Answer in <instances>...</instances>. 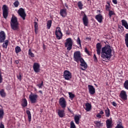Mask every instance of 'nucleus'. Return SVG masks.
Returning a JSON list of instances; mask_svg holds the SVG:
<instances>
[{
    "label": "nucleus",
    "instance_id": "bf43d9fd",
    "mask_svg": "<svg viewBox=\"0 0 128 128\" xmlns=\"http://www.w3.org/2000/svg\"><path fill=\"white\" fill-rule=\"evenodd\" d=\"M64 6L66 8H68V5L66 3L64 4Z\"/></svg>",
    "mask_w": 128,
    "mask_h": 128
},
{
    "label": "nucleus",
    "instance_id": "a878e982",
    "mask_svg": "<svg viewBox=\"0 0 128 128\" xmlns=\"http://www.w3.org/2000/svg\"><path fill=\"white\" fill-rule=\"evenodd\" d=\"M105 114L106 118H110V112L108 108H107L105 110Z\"/></svg>",
    "mask_w": 128,
    "mask_h": 128
},
{
    "label": "nucleus",
    "instance_id": "39448f33",
    "mask_svg": "<svg viewBox=\"0 0 128 128\" xmlns=\"http://www.w3.org/2000/svg\"><path fill=\"white\" fill-rule=\"evenodd\" d=\"M18 14H19L20 18H22L23 20H26V11L24 10V9L22 8H20L18 10Z\"/></svg>",
    "mask_w": 128,
    "mask_h": 128
},
{
    "label": "nucleus",
    "instance_id": "5701e85b",
    "mask_svg": "<svg viewBox=\"0 0 128 128\" xmlns=\"http://www.w3.org/2000/svg\"><path fill=\"white\" fill-rule=\"evenodd\" d=\"M22 106L23 108H26V106H28V100L26 98L22 99Z\"/></svg>",
    "mask_w": 128,
    "mask_h": 128
},
{
    "label": "nucleus",
    "instance_id": "6e6d98bb",
    "mask_svg": "<svg viewBox=\"0 0 128 128\" xmlns=\"http://www.w3.org/2000/svg\"><path fill=\"white\" fill-rule=\"evenodd\" d=\"M0 128H4V124H2V123H0Z\"/></svg>",
    "mask_w": 128,
    "mask_h": 128
},
{
    "label": "nucleus",
    "instance_id": "473e14b6",
    "mask_svg": "<svg viewBox=\"0 0 128 128\" xmlns=\"http://www.w3.org/2000/svg\"><path fill=\"white\" fill-rule=\"evenodd\" d=\"M15 52L16 54H18V52H22V49H20V46H17L15 48Z\"/></svg>",
    "mask_w": 128,
    "mask_h": 128
},
{
    "label": "nucleus",
    "instance_id": "a18cd8bd",
    "mask_svg": "<svg viewBox=\"0 0 128 128\" xmlns=\"http://www.w3.org/2000/svg\"><path fill=\"white\" fill-rule=\"evenodd\" d=\"M76 42L78 44H79L80 47H82V43L80 42V37H78L76 40Z\"/></svg>",
    "mask_w": 128,
    "mask_h": 128
},
{
    "label": "nucleus",
    "instance_id": "b1692460",
    "mask_svg": "<svg viewBox=\"0 0 128 128\" xmlns=\"http://www.w3.org/2000/svg\"><path fill=\"white\" fill-rule=\"evenodd\" d=\"M121 22H122V26H123L125 27V28H126V30H128V22H126V21L124 20H122Z\"/></svg>",
    "mask_w": 128,
    "mask_h": 128
},
{
    "label": "nucleus",
    "instance_id": "f3484780",
    "mask_svg": "<svg viewBox=\"0 0 128 128\" xmlns=\"http://www.w3.org/2000/svg\"><path fill=\"white\" fill-rule=\"evenodd\" d=\"M88 90L90 94L92 95L96 94V89L92 85H88Z\"/></svg>",
    "mask_w": 128,
    "mask_h": 128
},
{
    "label": "nucleus",
    "instance_id": "2f4dec72",
    "mask_svg": "<svg viewBox=\"0 0 128 128\" xmlns=\"http://www.w3.org/2000/svg\"><path fill=\"white\" fill-rule=\"evenodd\" d=\"M4 110L0 109V120H2V118H4Z\"/></svg>",
    "mask_w": 128,
    "mask_h": 128
},
{
    "label": "nucleus",
    "instance_id": "338daca9",
    "mask_svg": "<svg viewBox=\"0 0 128 128\" xmlns=\"http://www.w3.org/2000/svg\"><path fill=\"white\" fill-rule=\"evenodd\" d=\"M66 34H68V33H66Z\"/></svg>",
    "mask_w": 128,
    "mask_h": 128
},
{
    "label": "nucleus",
    "instance_id": "9d476101",
    "mask_svg": "<svg viewBox=\"0 0 128 128\" xmlns=\"http://www.w3.org/2000/svg\"><path fill=\"white\" fill-rule=\"evenodd\" d=\"M59 104L62 108H66V101L64 98L62 97L60 98L59 100Z\"/></svg>",
    "mask_w": 128,
    "mask_h": 128
},
{
    "label": "nucleus",
    "instance_id": "f704fd0d",
    "mask_svg": "<svg viewBox=\"0 0 128 128\" xmlns=\"http://www.w3.org/2000/svg\"><path fill=\"white\" fill-rule=\"evenodd\" d=\"M78 6L80 10H82V6H84V4L82 2V1H80L78 2Z\"/></svg>",
    "mask_w": 128,
    "mask_h": 128
},
{
    "label": "nucleus",
    "instance_id": "0e129e2a",
    "mask_svg": "<svg viewBox=\"0 0 128 128\" xmlns=\"http://www.w3.org/2000/svg\"><path fill=\"white\" fill-rule=\"evenodd\" d=\"M0 56H1V54H0Z\"/></svg>",
    "mask_w": 128,
    "mask_h": 128
},
{
    "label": "nucleus",
    "instance_id": "680f3d73",
    "mask_svg": "<svg viewBox=\"0 0 128 128\" xmlns=\"http://www.w3.org/2000/svg\"><path fill=\"white\" fill-rule=\"evenodd\" d=\"M38 92H40V94H42V90H39L38 91Z\"/></svg>",
    "mask_w": 128,
    "mask_h": 128
},
{
    "label": "nucleus",
    "instance_id": "bb28decb",
    "mask_svg": "<svg viewBox=\"0 0 128 128\" xmlns=\"http://www.w3.org/2000/svg\"><path fill=\"white\" fill-rule=\"evenodd\" d=\"M26 113L27 114L28 116V120L29 122H32V114H30V111L28 110H26Z\"/></svg>",
    "mask_w": 128,
    "mask_h": 128
},
{
    "label": "nucleus",
    "instance_id": "774afa93",
    "mask_svg": "<svg viewBox=\"0 0 128 128\" xmlns=\"http://www.w3.org/2000/svg\"><path fill=\"white\" fill-rule=\"evenodd\" d=\"M122 28H123L122 26Z\"/></svg>",
    "mask_w": 128,
    "mask_h": 128
},
{
    "label": "nucleus",
    "instance_id": "1a4fd4ad",
    "mask_svg": "<svg viewBox=\"0 0 128 128\" xmlns=\"http://www.w3.org/2000/svg\"><path fill=\"white\" fill-rule=\"evenodd\" d=\"M79 62H80V66H82L80 67V70H86V68H88V64H86L84 60V58L80 59Z\"/></svg>",
    "mask_w": 128,
    "mask_h": 128
},
{
    "label": "nucleus",
    "instance_id": "a19ab883",
    "mask_svg": "<svg viewBox=\"0 0 128 128\" xmlns=\"http://www.w3.org/2000/svg\"><path fill=\"white\" fill-rule=\"evenodd\" d=\"M44 86V81L42 80L41 83L36 84V86H38V88H42Z\"/></svg>",
    "mask_w": 128,
    "mask_h": 128
},
{
    "label": "nucleus",
    "instance_id": "4d7b16f0",
    "mask_svg": "<svg viewBox=\"0 0 128 128\" xmlns=\"http://www.w3.org/2000/svg\"><path fill=\"white\" fill-rule=\"evenodd\" d=\"M99 114H104V111H102V110H101Z\"/></svg>",
    "mask_w": 128,
    "mask_h": 128
},
{
    "label": "nucleus",
    "instance_id": "6ab92c4d",
    "mask_svg": "<svg viewBox=\"0 0 128 128\" xmlns=\"http://www.w3.org/2000/svg\"><path fill=\"white\" fill-rule=\"evenodd\" d=\"M67 14L68 12H66V8H63L60 10V16H61L62 18H66Z\"/></svg>",
    "mask_w": 128,
    "mask_h": 128
},
{
    "label": "nucleus",
    "instance_id": "e2e57ef3",
    "mask_svg": "<svg viewBox=\"0 0 128 128\" xmlns=\"http://www.w3.org/2000/svg\"><path fill=\"white\" fill-rule=\"evenodd\" d=\"M68 110H69V112H72V110H70V108H68Z\"/></svg>",
    "mask_w": 128,
    "mask_h": 128
},
{
    "label": "nucleus",
    "instance_id": "13d9d810",
    "mask_svg": "<svg viewBox=\"0 0 128 128\" xmlns=\"http://www.w3.org/2000/svg\"><path fill=\"white\" fill-rule=\"evenodd\" d=\"M15 64H18L20 62L18 60H15Z\"/></svg>",
    "mask_w": 128,
    "mask_h": 128
},
{
    "label": "nucleus",
    "instance_id": "7ed1b4c3",
    "mask_svg": "<svg viewBox=\"0 0 128 128\" xmlns=\"http://www.w3.org/2000/svg\"><path fill=\"white\" fill-rule=\"evenodd\" d=\"M74 42H72V38H68L66 40V42L64 43L65 48H67L66 50L68 51L71 50L72 48V44Z\"/></svg>",
    "mask_w": 128,
    "mask_h": 128
},
{
    "label": "nucleus",
    "instance_id": "4be33fe9",
    "mask_svg": "<svg viewBox=\"0 0 128 128\" xmlns=\"http://www.w3.org/2000/svg\"><path fill=\"white\" fill-rule=\"evenodd\" d=\"M86 108L84 109L86 112H90L92 110V104L88 102H87L85 104Z\"/></svg>",
    "mask_w": 128,
    "mask_h": 128
},
{
    "label": "nucleus",
    "instance_id": "393cba45",
    "mask_svg": "<svg viewBox=\"0 0 128 128\" xmlns=\"http://www.w3.org/2000/svg\"><path fill=\"white\" fill-rule=\"evenodd\" d=\"M52 20H48L47 21L46 26L48 30H50L52 27Z\"/></svg>",
    "mask_w": 128,
    "mask_h": 128
},
{
    "label": "nucleus",
    "instance_id": "f03ea898",
    "mask_svg": "<svg viewBox=\"0 0 128 128\" xmlns=\"http://www.w3.org/2000/svg\"><path fill=\"white\" fill-rule=\"evenodd\" d=\"M10 26L13 30H18L20 27L18 26V18L13 16L11 18Z\"/></svg>",
    "mask_w": 128,
    "mask_h": 128
},
{
    "label": "nucleus",
    "instance_id": "cd10ccee",
    "mask_svg": "<svg viewBox=\"0 0 128 128\" xmlns=\"http://www.w3.org/2000/svg\"><path fill=\"white\" fill-rule=\"evenodd\" d=\"M80 117L78 116H75L74 118V122L76 124H80Z\"/></svg>",
    "mask_w": 128,
    "mask_h": 128
},
{
    "label": "nucleus",
    "instance_id": "3c124183",
    "mask_svg": "<svg viewBox=\"0 0 128 128\" xmlns=\"http://www.w3.org/2000/svg\"><path fill=\"white\" fill-rule=\"evenodd\" d=\"M96 118H102V115L100 113L97 114L96 115Z\"/></svg>",
    "mask_w": 128,
    "mask_h": 128
},
{
    "label": "nucleus",
    "instance_id": "603ef678",
    "mask_svg": "<svg viewBox=\"0 0 128 128\" xmlns=\"http://www.w3.org/2000/svg\"><path fill=\"white\" fill-rule=\"evenodd\" d=\"M106 10H107V11H108V10H110V6H108V5H106Z\"/></svg>",
    "mask_w": 128,
    "mask_h": 128
},
{
    "label": "nucleus",
    "instance_id": "49530a36",
    "mask_svg": "<svg viewBox=\"0 0 128 128\" xmlns=\"http://www.w3.org/2000/svg\"><path fill=\"white\" fill-rule=\"evenodd\" d=\"M93 58H94V62H98V58H96V54H94Z\"/></svg>",
    "mask_w": 128,
    "mask_h": 128
},
{
    "label": "nucleus",
    "instance_id": "7c9ffc66",
    "mask_svg": "<svg viewBox=\"0 0 128 128\" xmlns=\"http://www.w3.org/2000/svg\"><path fill=\"white\" fill-rule=\"evenodd\" d=\"M94 123L97 128H100V126H102V123H101L100 121H95L94 122Z\"/></svg>",
    "mask_w": 128,
    "mask_h": 128
},
{
    "label": "nucleus",
    "instance_id": "aec40b11",
    "mask_svg": "<svg viewBox=\"0 0 128 128\" xmlns=\"http://www.w3.org/2000/svg\"><path fill=\"white\" fill-rule=\"evenodd\" d=\"M95 18L96 20H98V22H100V24L102 22V20L104 18H102V14H98L96 16Z\"/></svg>",
    "mask_w": 128,
    "mask_h": 128
},
{
    "label": "nucleus",
    "instance_id": "69168bd1",
    "mask_svg": "<svg viewBox=\"0 0 128 128\" xmlns=\"http://www.w3.org/2000/svg\"><path fill=\"white\" fill-rule=\"evenodd\" d=\"M88 2H90V0H87Z\"/></svg>",
    "mask_w": 128,
    "mask_h": 128
},
{
    "label": "nucleus",
    "instance_id": "4468645a",
    "mask_svg": "<svg viewBox=\"0 0 128 128\" xmlns=\"http://www.w3.org/2000/svg\"><path fill=\"white\" fill-rule=\"evenodd\" d=\"M40 66L38 62H34L33 65V70L36 73L40 72Z\"/></svg>",
    "mask_w": 128,
    "mask_h": 128
},
{
    "label": "nucleus",
    "instance_id": "72a5a7b5",
    "mask_svg": "<svg viewBox=\"0 0 128 128\" xmlns=\"http://www.w3.org/2000/svg\"><path fill=\"white\" fill-rule=\"evenodd\" d=\"M8 40H6L4 43L2 44V48H8Z\"/></svg>",
    "mask_w": 128,
    "mask_h": 128
},
{
    "label": "nucleus",
    "instance_id": "864d4df0",
    "mask_svg": "<svg viewBox=\"0 0 128 128\" xmlns=\"http://www.w3.org/2000/svg\"><path fill=\"white\" fill-rule=\"evenodd\" d=\"M112 106H118V104H116V102H112Z\"/></svg>",
    "mask_w": 128,
    "mask_h": 128
},
{
    "label": "nucleus",
    "instance_id": "8fccbe9b",
    "mask_svg": "<svg viewBox=\"0 0 128 128\" xmlns=\"http://www.w3.org/2000/svg\"><path fill=\"white\" fill-rule=\"evenodd\" d=\"M2 82V72H0V84Z\"/></svg>",
    "mask_w": 128,
    "mask_h": 128
},
{
    "label": "nucleus",
    "instance_id": "c9c22d12",
    "mask_svg": "<svg viewBox=\"0 0 128 128\" xmlns=\"http://www.w3.org/2000/svg\"><path fill=\"white\" fill-rule=\"evenodd\" d=\"M115 128H124L122 126V122L119 121V122L118 124H117V126L115 127Z\"/></svg>",
    "mask_w": 128,
    "mask_h": 128
},
{
    "label": "nucleus",
    "instance_id": "412c9836",
    "mask_svg": "<svg viewBox=\"0 0 128 128\" xmlns=\"http://www.w3.org/2000/svg\"><path fill=\"white\" fill-rule=\"evenodd\" d=\"M58 114L60 118H64L66 116V113H64V110H58Z\"/></svg>",
    "mask_w": 128,
    "mask_h": 128
},
{
    "label": "nucleus",
    "instance_id": "58836bf2",
    "mask_svg": "<svg viewBox=\"0 0 128 128\" xmlns=\"http://www.w3.org/2000/svg\"><path fill=\"white\" fill-rule=\"evenodd\" d=\"M109 12H108V16H110V18H112V16H114V12L112 10H108Z\"/></svg>",
    "mask_w": 128,
    "mask_h": 128
},
{
    "label": "nucleus",
    "instance_id": "c756f323",
    "mask_svg": "<svg viewBox=\"0 0 128 128\" xmlns=\"http://www.w3.org/2000/svg\"><path fill=\"white\" fill-rule=\"evenodd\" d=\"M0 95L1 96L2 98H6V92H4V90L2 89L0 90Z\"/></svg>",
    "mask_w": 128,
    "mask_h": 128
},
{
    "label": "nucleus",
    "instance_id": "de8ad7c7",
    "mask_svg": "<svg viewBox=\"0 0 128 128\" xmlns=\"http://www.w3.org/2000/svg\"><path fill=\"white\" fill-rule=\"evenodd\" d=\"M17 78L19 80L20 82L22 80V74L20 73L19 74V75L17 76Z\"/></svg>",
    "mask_w": 128,
    "mask_h": 128
},
{
    "label": "nucleus",
    "instance_id": "4c0bfd02",
    "mask_svg": "<svg viewBox=\"0 0 128 128\" xmlns=\"http://www.w3.org/2000/svg\"><path fill=\"white\" fill-rule=\"evenodd\" d=\"M28 54L31 57V58H34V54L32 52V50L29 49Z\"/></svg>",
    "mask_w": 128,
    "mask_h": 128
},
{
    "label": "nucleus",
    "instance_id": "09e8293b",
    "mask_svg": "<svg viewBox=\"0 0 128 128\" xmlns=\"http://www.w3.org/2000/svg\"><path fill=\"white\" fill-rule=\"evenodd\" d=\"M84 52H86V54H87L88 56H90V51H88V48H85Z\"/></svg>",
    "mask_w": 128,
    "mask_h": 128
},
{
    "label": "nucleus",
    "instance_id": "dca6fc26",
    "mask_svg": "<svg viewBox=\"0 0 128 128\" xmlns=\"http://www.w3.org/2000/svg\"><path fill=\"white\" fill-rule=\"evenodd\" d=\"M83 24L85 26H88V18L86 14H84L82 18Z\"/></svg>",
    "mask_w": 128,
    "mask_h": 128
},
{
    "label": "nucleus",
    "instance_id": "ea45409f",
    "mask_svg": "<svg viewBox=\"0 0 128 128\" xmlns=\"http://www.w3.org/2000/svg\"><path fill=\"white\" fill-rule=\"evenodd\" d=\"M124 86L126 90H128V80H126L125 81V82L124 84Z\"/></svg>",
    "mask_w": 128,
    "mask_h": 128
},
{
    "label": "nucleus",
    "instance_id": "6e6552de",
    "mask_svg": "<svg viewBox=\"0 0 128 128\" xmlns=\"http://www.w3.org/2000/svg\"><path fill=\"white\" fill-rule=\"evenodd\" d=\"M2 12H3V16L4 18L6 20L8 18V8L6 5H4L2 8Z\"/></svg>",
    "mask_w": 128,
    "mask_h": 128
},
{
    "label": "nucleus",
    "instance_id": "20e7f679",
    "mask_svg": "<svg viewBox=\"0 0 128 128\" xmlns=\"http://www.w3.org/2000/svg\"><path fill=\"white\" fill-rule=\"evenodd\" d=\"M74 62H78L80 60L82 59V58L80 52L76 51L74 52Z\"/></svg>",
    "mask_w": 128,
    "mask_h": 128
},
{
    "label": "nucleus",
    "instance_id": "052dcab7",
    "mask_svg": "<svg viewBox=\"0 0 128 128\" xmlns=\"http://www.w3.org/2000/svg\"><path fill=\"white\" fill-rule=\"evenodd\" d=\"M107 4H108L107 6H110V4L108 2H107Z\"/></svg>",
    "mask_w": 128,
    "mask_h": 128
},
{
    "label": "nucleus",
    "instance_id": "2eb2a0df",
    "mask_svg": "<svg viewBox=\"0 0 128 128\" xmlns=\"http://www.w3.org/2000/svg\"><path fill=\"white\" fill-rule=\"evenodd\" d=\"M96 48L97 52V54L98 56H100V54L102 52V43L98 42L96 44Z\"/></svg>",
    "mask_w": 128,
    "mask_h": 128
},
{
    "label": "nucleus",
    "instance_id": "0eeeda50",
    "mask_svg": "<svg viewBox=\"0 0 128 128\" xmlns=\"http://www.w3.org/2000/svg\"><path fill=\"white\" fill-rule=\"evenodd\" d=\"M63 76L66 80H70L72 78V72L68 70H65L63 74Z\"/></svg>",
    "mask_w": 128,
    "mask_h": 128
},
{
    "label": "nucleus",
    "instance_id": "f8f14e48",
    "mask_svg": "<svg viewBox=\"0 0 128 128\" xmlns=\"http://www.w3.org/2000/svg\"><path fill=\"white\" fill-rule=\"evenodd\" d=\"M119 96L123 100H128V95L126 94V92L124 90L120 92Z\"/></svg>",
    "mask_w": 128,
    "mask_h": 128
},
{
    "label": "nucleus",
    "instance_id": "f257e3e1",
    "mask_svg": "<svg viewBox=\"0 0 128 128\" xmlns=\"http://www.w3.org/2000/svg\"><path fill=\"white\" fill-rule=\"evenodd\" d=\"M112 48L110 46L106 45L102 48L101 50V58L103 60H110L112 55Z\"/></svg>",
    "mask_w": 128,
    "mask_h": 128
},
{
    "label": "nucleus",
    "instance_id": "79ce46f5",
    "mask_svg": "<svg viewBox=\"0 0 128 128\" xmlns=\"http://www.w3.org/2000/svg\"><path fill=\"white\" fill-rule=\"evenodd\" d=\"M70 128H76V124H74V121L70 122Z\"/></svg>",
    "mask_w": 128,
    "mask_h": 128
},
{
    "label": "nucleus",
    "instance_id": "37998d69",
    "mask_svg": "<svg viewBox=\"0 0 128 128\" xmlns=\"http://www.w3.org/2000/svg\"><path fill=\"white\" fill-rule=\"evenodd\" d=\"M68 94H69V98H70L71 100H72L75 96L74 94L70 92H68Z\"/></svg>",
    "mask_w": 128,
    "mask_h": 128
},
{
    "label": "nucleus",
    "instance_id": "5fc2aeb1",
    "mask_svg": "<svg viewBox=\"0 0 128 128\" xmlns=\"http://www.w3.org/2000/svg\"><path fill=\"white\" fill-rule=\"evenodd\" d=\"M113 4H118V0H112Z\"/></svg>",
    "mask_w": 128,
    "mask_h": 128
},
{
    "label": "nucleus",
    "instance_id": "ddd939ff",
    "mask_svg": "<svg viewBox=\"0 0 128 128\" xmlns=\"http://www.w3.org/2000/svg\"><path fill=\"white\" fill-rule=\"evenodd\" d=\"M6 33L4 31L0 32V42L2 43L4 42V40H6Z\"/></svg>",
    "mask_w": 128,
    "mask_h": 128
},
{
    "label": "nucleus",
    "instance_id": "c03bdc74",
    "mask_svg": "<svg viewBox=\"0 0 128 128\" xmlns=\"http://www.w3.org/2000/svg\"><path fill=\"white\" fill-rule=\"evenodd\" d=\"M14 6L15 8H18V6H20V2H18V0H16L14 3Z\"/></svg>",
    "mask_w": 128,
    "mask_h": 128
},
{
    "label": "nucleus",
    "instance_id": "9b49d317",
    "mask_svg": "<svg viewBox=\"0 0 128 128\" xmlns=\"http://www.w3.org/2000/svg\"><path fill=\"white\" fill-rule=\"evenodd\" d=\"M38 94H30L29 96V98L31 104H36V100H38Z\"/></svg>",
    "mask_w": 128,
    "mask_h": 128
},
{
    "label": "nucleus",
    "instance_id": "e433bc0d",
    "mask_svg": "<svg viewBox=\"0 0 128 128\" xmlns=\"http://www.w3.org/2000/svg\"><path fill=\"white\" fill-rule=\"evenodd\" d=\"M125 44L127 48H128V33L126 34L125 36Z\"/></svg>",
    "mask_w": 128,
    "mask_h": 128
},
{
    "label": "nucleus",
    "instance_id": "423d86ee",
    "mask_svg": "<svg viewBox=\"0 0 128 128\" xmlns=\"http://www.w3.org/2000/svg\"><path fill=\"white\" fill-rule=\"evenodd\" d=\"M55 34L57 40H62V30L60 28L57 27L56 28V30L55 32Z\"/></svg>",
    "mask_w": 128,
    "mask_h": 128
},
{
    "label": "nucleus",
    "instance_id": "a211bd4d",
    "mask_svg": "<svg viewBox=\"0 0 128 128\" xmlns=\"http://www.w3.org/2000/svg\"><path fill=\"white\" fill-rule=\"evenodd\" d=\"M106 126L107 128H112V118L106 120Z\"/></svg>",
    "mask_w": 128,
    "mask_h": 128
},
{
    "label": "nucleus",
    "instance_id": "c85d7f7f",
    "mask_svg": "<svg viewBox=\"0 0 128 128\" xmlns=\"http://www.w3.org/2000/svg\"><path fill=\"white\" fill-rule=\"evenodd\" d=\"M34 24L35 32L36 34H38V22H34Z\"/></svg>",
    "mask_w": 128,
    "mask_h": 128
}]
</instances>
